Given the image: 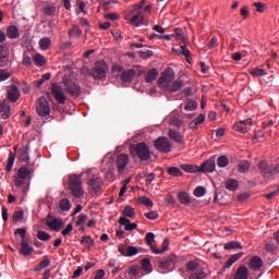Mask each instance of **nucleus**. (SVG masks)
Here are the masks:
<instances>
[{
  "instance_id": "f257e3e1",
  "label": "nucleus",
  "mask_w": 279,
  "mask_h": 279,
  "mask_svg": "<svg viewBox=\"0 0 279 279\" xmlns=\"http://www.w3.org/2000/svg\"><path fill=\"white\" fill-rule=\"evenodd\" d=\"M51 94L58 104L64 106L66 104V95H70V97H80L82 95V87L72 80L71 75L65 74L62 82L52 84Z\"/></svg>"
},
{
  "instance_id": "f03ea898",
  "label": "nucleus",
  "mask_w": 279,
  "mask_h": 279,
  "mask_svg": "<svg viewBox=\"0 0 279 279\" xmlns=\"http://www.w3.org/2000/svg\"><path fill=\"white\" fill-rule=\"evenodd\" d=\"M157 84L161 90H166L167 93H178V90L184 86V81L180 78L175 81V72L173 69L168 68L161 73Z\"/></svg>"
},
{
  "instance_id": "7ed1b4c3",
  "label": "nucleus",
  "mask_w": 279,
  "mask_h": 279,
  "mask_svg": "<svg viewBox=\"0 0 279 279\" xmlns=\"http://www.w3.org/2000/svg\"><path fill=\"white\" fill-rule=\"evenodd\" d=\"M257 167L262 173V178H264L266 182H271L274 175H278L279 173V163L269 166L267 161L262 160L258 162Z\"/></svg>"
},
{
  "instance_id": "20e7f679",
  "label": "nucleus",
  "mask_w": 279,
  "mask_h": 279,
  "mask_svg": "<svg viewBox=\"0 0 279 279\" xmlns=\"http://www.w3.org/2000/svg\"><path fill=\"white\" fill-rule=\"evenodd\" d=\"M69 189L73 197H82L84 195V189L82 187V177L77 174H71L69 178Z\"/></svg>"
},
{
  "instance_id": "39448f33",
  "label": "nucleus",
  "mask_w": 279,
  "mask_h": 279,
  "mask_svg": "<svg viewBox=\"0 0 279 279\" xmlns=\"http://www.w3.org/2000/svg\"><path fill=\"white\" fill-rule=\"evenodd\" d=\"M132 156H137L142 162H146L151 158V151L149 150V146L145 143H138L134 147L131 148Z\"/></svg>"
},
{
  "instance_id": "423d86ee",
  "label": "nucleus",
  "mask_w": 279,
  "mask_h": 279,
  "mask_svg": "<svg viewBox=\"0 0 279 279\" xmlns=\"http://www.w3.org/2000/svg\"><path fill=\"white\" fill-rule=\"evenodd\" d=\"M108 71H110L108 63H106L105 61H97L89 75H92L94 80H106Z\"/></svg>"
},
{
  "instance_id": "0eeeda50",
  "label": "nucleus",
  "mask_w": 279,
  "mask_h": 279,
  "mask_svg": "<svg viewBox=\"0 0 279 279\" xmlns=\"http://www.w3.org/2000/svg\"><path fill=\"white\" fill-rule=\"evenodd\" d=\"M36 112L39 117H49L51 114V107L45 97H39L36 102Z\"/></svg>"
},
{
  "instance_id": "6e6552de",
  "label": "nucleus",
  "mask_w": 279,
  "mask_h": 279,
  "mask_svg": "<svg viewBox=\"0 0 279 279\" xmlns=\"http://www.w3.org/2000/svg\"><path fill=\"white\" fill-rule=\"evenodd\" d=\"M155 147L158 151H161V154H169L173 148V144H171L167 137L161 136L155 141Z\"/></svg>"
},
{
  "instance_id": "1a4fd4ad",
  "label": "nucleus",
  "mask_w": 279,
  "mask_h": 279,
  "mask_svg": "<svg viewBox=\"0 0 279 279\" xmlns=\"http://www.w3.org/2000/svg\"><path fill=\"white\" fill-rule=\"evenodd\" d=\"M143 73V71L138 70V66H135L133 69H129L126 71H123L120 75L122 82L124 83H130L133 82L134 77H136V75L141 76Z\"/></svg>"
},
{
  "instance_id": "9d476101",
  "label": "nucleus",
  "mask_w": 279,
  "mask_h": 279,
  "mask_svg": "<svg viewBox=\"0 0 279 279\" xmlns=\"http://www.w3.org/2000/svg\"><path fill=\"white\" fill-rule=\"evenodd\" d=\"M45 221L46 226H48V228H50V230H53L54 232H60V230H62V226H64L62 219H58L51 215H48Z\"/></svg>"
},
{
  "instance_id": "9b49d317",
  "label": "nucleus",
  "mask_w": 279,
  "mask_h": 279,
  "mask_svg": "<svg viewBox=\"0 0 279 279\" xmlns=\"http://www.w3.org/2000/svg\"><path fill=\"white\" fill-rule=\"evenodd\" d=\"M101 182L102 181L99 175H92L87 181L90 193H99L101 191Z\"/></svg>"
},
{
  "instance_id": "f8f14e48",
  "label": "nucleus",
  "mask_w": 279,
  "mask_h": 279,
  "mask_svg": "<svg viewBox=\"0 0 279 279\" xmlns=\"http://www.w3.org/2000/svg\"><path fill=\"white\" fill-rule=\"evenodd\" d=\"M251 128H252V118L242 120L234 124L235 132H241V134H247V132H250Z\"/></svg>"
},
{
  "instance_id": "ddd939ff",
  "label": "nucleus",
  "mask_w": 279,
  "mask_h": 279,
  "mask_svg": "<svg viewBox=\"0 0 279 279\" xmlns=\"http://www.w3.org/2000/svg\"><path fill=\"white\" fill-rule=\"evenodd\" d=\"M130 165V156L128 154H120L117 157V167L119 173H125V167Z\"/></svg>"
},
{
  "instance_id": "4468645a",
  "label": "nucleus",
  "mask_w": 279,
  "mask_h": 279,
  "mask_svg": "<svg viewBox=\"0 0 279 279\" xmlns=\"http://www.w3.org/2000/svg\"><path fill=\"white\" fill-rule=\"evenodd\" d=\"M118 252H120L122 256L132 257L138 254V248L135 246H128L125 244H120L118 247Z\"/></svg>"
},
{
  "instance_id": "2eb2a0df",
  "label": "nucleus",
  "mask_w": 279,
  "mask_h": 279,
  "mask_svg": "<svg viewBox=\"0 0 279 279\" xmlns=\"http://www.w3.org/2000/svg\"><path fill=\"white\" fill-rule=\"evenodd\" d=\"M216 168H217V162H215V159L211 158L203 162L202 166L198 167V173H213V171H215Z\"/></svg>"
},
{
  "instance_id": "dca6fc26",
  "label": "nucleus",
  "mask_w": 279,
  "mask_h": 279,
  "mask_svg": "<svg viewBox=\"0 0 279 279\" xmlns=\"http://www.w3.org/2000/svg\"><path fill=\"white\" fill-rule=\"evenodd\" d=\"M20 253L22 256H32L34 254V246H31L27 240H21Z\"/></svg>"
},
{
  "instance_id": "f3484780",
  "label": "nucleus",
  "mask_w": 279,
  "mask_h": 279,
  "mask_svg": "<svg viewBox=\"0 0 279 279\" xmlns=\"http://www.w3.org/2000/svg\"><path fill=\"white\" fill-rule=\"evenodd\" d=\"M19 97H21V93L19 92V87L16 85H11L8 89V99L13 104L19 101Z\"/></svg>"
},
{
  "instance_id": "a211bd4d",
  "label": "nucleus",
  "mask_w": 279,
  "mask_h": 279,
  "mask_svg": "<svg viewBox=\"0 0 279 279\" xmlns=\"http://www.w3.org/2000/svg\"><path fill=\"white\" fill-rule=\"evenodd\" d=\"M119 223L120 226H124V230L126 232H132V230H136V228H138V225L131 222L130 219H128L126 217H120L119 219Z\"/></svg>"
},
{
  "instance_id": "6ab92c4d",
  "label": "nucleus",
  "mask_w": 279,
  "mask_h": 279,
  "mask_svg": "<svg viewBox=\"0 0 279 279\" xmlns=\"http://www.w3.org/2000/svg\"><path fill=\"white\" fill-rule=\"evenodd\" d=\"M248 267L253 271H259V269L263 267V258H260L258 256L252 257L250 259Z\"/></svg>"
},
{
  "instance_id": "aec40b11",
  "label": "nucleus",
  "mask_w": 279,
  "mask_h": 279,
  "mask_svg": "<svg viewBox=\"0 0 279 279\" xmlns=\"http://www.w3.org/2000/svg\"><path fill=\"white\" fill-rule=\"evenodd\" d=\"M19 160L21 162H26V165H29V144L20 148Z\"/></svg>"
},
{
  "instance_id": "412c9836",
  "label": "nucleus",
  "mask_w": 279,
  "mask_h": 279,
  "mask_svg": "<svg viewBox=\"0 0 279 279\" xmlns=\"http://www.w3.org/2000/svg\"><path fill=\"white\" fill-rule=\"evenodd\" d=\"M250 278V269L245 266H240L234 275L233 279H248Z\"/></svg>"
},
{
  "instance_id": "4be33fe9",
  "label": "nucleus",
  "mask_w": 279,
  "mask_h": 279,
  "mask_svg": "<svg viewBox=\"0 0 279 279\" xmlns=\"http://www.w3.org/2000/svg\"><path fill=\"white\" fill-rule=\"evenodd\" d=\"M131 14H133V17L131 19V23L135 25V27H138L141 25L142 21H144L143 11H134V9L131 11Z\"/></svg>"
},
{
  "instance_id": "5701e85b",
  "label": "nucleus",
  "mask_w": 279,
  "mask_h": 279,
  "mask_svg": "<svg viewBox=\"0 0 279 279\" xmlns=\"http://www.w3.org/2000/svg\"><path fill=\"white\" fill-rule=\"evenodd\" d=\"M15 175H17V177H20V178H22L23 180H26V181L32 180V171H29L26 166H22L17 170V173Z\"/></svg>"
},
{
  "instance_id": "b1692460",
  "label": "nucleus",
  "mask_w": 279,
  "mask_h": 279,
  "mask_svg": "<svg viewBox=\"0 0 279 279\" xmlns=\"http://www.w3.org/2000/svg\"><path fill=\"white\" fill-rule=\"evenodd\" d=\"M158 80V70L156 68H153L147 71L145 82L147 84H151V82H156Z\"/></svg>"
},
{
  "instance_id": "393cba45",
  "label": "nucleus",
  "mask_w": 279,
  "mask_h": 279,
  "mask_svg": "<svg viewBox=\"0 0 279 279\" xmlns=\"http://www.w3.org/2000/svg\"><path fill=\"white\" fill-rule=\"evenodd\" d=\"M10 117V105L8 101L0 104V119H8Z\"/></svg>"
},
{
  "instance_id": "a878e982",
  "label": "nucleus",
  "mask_w": 279,
  "mask_h": 279,
  "mask_svg": "<svg viewBox=\"0 0 279 279\" xmlns=\"http://www.w3.org/2000/svg\"><path fill=\"white\" fill-rule=\"evenodd\" d=\"M168 136L169 138H171V141H174V143H184V137L182 136V134H180V132L175 130L170 129L168 132Z\"/></svg>"
},
{
  "instance_id": "bb28decb",
  "label": "nucleus",
  "mask_w": 279,
  "mask_h": 279,
  "mask_svg": "<svg viewBox=\"0 0 279 279\" xmlns=\"http://www.w3.org/2000/svg\"><path fill=\"white\" fill-rule=\"evenodd\" d=\"M180 169L185 171V173H199V167L196 165L183 163L180 166Z\"/></svg>"
},
{
  "instance_id": "cd10ccee",
  "label": "nucleus",
  "mask_w": 279,
  "mask_h": 279,
  "mask_svg": "<svg viewBox=\"0 0 279 279\" xmlns=\"http://www.w3.org/2000/svg\"><path fill=\"white\" fill-rule=\"evenodd\" d=\"M7 36L8 38H11V40H15L16 38H19V36H21V34L19 33V27H16L15 25L9 26L7 29Z\"/></svg>"
},
{
  "instance_id": "c85d7f7f",
  "label": "nucleus",
  "mask_w": 279,
  "mask_h": 279,
  "mask_svg": "<svg viewBox=\"0 0 279 279\" xmlns=\"http://www.w3.org/2000/svg\"><path fill=\"white\" fill-rule=\"evenodd\" d=\"M171 265H175V257L174 256H169L165 259H161L159 263V267L161 269H169V267H171Z\"/></svg>"
},
{
  "instance_id": "c756f323",
  "label": "nucleus",
  "mask_w": 279,
  "mask_h": 279,
  "mask_svg": "<svg viewBox=\"0 0 279 279\" xmlns=\"http://www.w3.org/2000/svg\"><path fill=\"white\" fill-rule=\"evenodd\" d=\"M225 189H227V191H236L239 189V181H236V179L226 180Z\"/></svg>"
},
{
  "instance_id": "7c9ffc66",
  "label": "nucleus",
  "mask_w": 279,
  "mask_h": 279,
  "mask_svg": "<svg viewBox=\"0 0 279 279\" xmlns=\"http://www.w3.org/2000/svg\"><path fill=\"white\" fill-rule=\"evenodd\" d=\"M8 65V51H5V46L0 45V66Z\"/></svg>"
},
{
  "instance_id": "2f4dec72",
  "label": "nucleus",
  "mask_w": 279,
  "mask_h": 279,
  "mask_svg": "<svg viewBox=\"0 0 279 279\" xmlns=\"http://www.w3.org/2000/svg\"><path fill=\"white\" fill-rule=\"evenodd\" d=\"M172 51L173 53H177V56H184L185 58L191 56V51L186 49V41H184V44L181 45L179 49H172Z\"/></svg>"
},
{
  "instance_id": "473e14b6",
  "label": "nucleus",
  "mask_w": 279,
  "mask_h": 279,
  "mask_svg": "<svg viewBox=\"0 0 279 279\" xmlns=\"http://www.w3.org/2000/svg\"><path fill=\"white\" fill-rule=\"evenodd\" d=\"M50 47H51V38L43 37L39 40V49H41V51H48V49H50Z\"/></svg>"
},
{
  "instance_id": "72a5a7b5",
  "label": "nucleus",
  "mask_w": 279,
  "mask_h": 279,
  "mask_svg": "<svg viewBox=\"0 0 279 279\" xmlns=\"http://www.w3.org/2000/svg\"><path fill=\"white\" fill-rule=\"evenodd\" d=\"M25 219V213L21 209H17L13 213L12 223H19Z\"/></svg>"
},
{
  "instance_id": "f704fd0d",
  "label": "nucleus",
  "mask_w": 279,
  "mask_h": 279,
  "mask_svg": "<svg viewBox=\"0 0 279 279\" xmlns=\"http://www.w3.org/2000/svg\"><path fill=\"white\" fill-rule=\"evenodd\" d=\"M228 165H230V159L228 158V156L222 155L217 158V167H219L220 169H226Z\"/></svg>"
},
{
  "instance_id": "c9c22d12",
  "label": "nucleus",
  "mask_w": 279,
  "mask_h": 279,
  "mask_svg": "<svg viewBox=\"0 0 279 279\" xmlns=\"http://www.w3.org/2000/svg\"><path fill=\"white\" fill-rule=\"evenodd\" d=\"M33 62L36 64V66H45V64H47V59H45V56L36 53L33 57Z\"/></svg>"
},
{
  "instance_id": "e433bc0d",
  "label": "nucleus",
  "mask_w": 279,
  "mask_h": 279,
  "mask_svg": "<svg viewBox=\"0 0 279 279\" xmlns=\"http://www.w3.org/2000/svg\"><path fill=\"white\" fill-rule=\"evenodd\" d=\"M167 173L169 175H172V178H182V175H184L182 170H180V168H178V167H170V168H168L167 169Z\"/></svg>"
},
{
  "instance_id": "4c0bfd02",
  "label": "nucleus",
  "mask_w": 279,
  "mask_h": 279,
  "mask_svg": "<svg viewBox=\"0 0 279 279\" xmlns=\"http://www.w3.org/2000/svg\"><path fill=\"white\" fill-rule=\"evenodd\" d=\"M250 167H252V163L247 160L241 161L238 165V171L239 173H247L250 171Z\"/></svg>"
},
{
  "instance_id": "58836bf2",
  "label": "nucleus",
  "mask_w": 279,
  "mask_h": 279,
  "mask_svg": "<svg viewBox=\"0 0 279 279\" xmlns=\"http://www.w3.org/2000/svg\"><path fill=\"white\" fill-rule=\"evenodd\" d=\"M204 121H206V116L201 113L196 119H194L190 123V130H195L197 125L202 124Z\"/></svg>"
},
{
  "instance_id": "ea45409f",
  "label": "nucleus",
  "mask_w": 279,
  "mask_h": 279,
  "mask_svg": "<svg viewBox=\"0 0 279 279\" xmlns=\"http://www.w3.org/2000/svg\"><path fill=\"white\" fill-rule=\"evenodd\" d=\"M169 250V240H165L162 242V247L161 248H156V246H151V252L154 254H165Z\"/></svg>"
},
{
  "instance_id": "a19ab883",
  "label": "nucleus",
  "mask_w": 279,
  "mask_h": 279,
  "mask_svg": "<svg viewBox=\"0 0 279 279\" xmlns=\"http://www.w3.org/2000/svg\"><path fill=\"white\" fill-rule=\"evenodd\" d=\"M178 197L181 204H184L185 206H189V204H191V196L189 195V193L181 192L179 193Z\"/></svg>"
},
{
  "instance_id": "79ce46f5",
  "label": "nucleus",
  "mask_w": 279,
  "mask_h": 279,
  "mask_svg": "<svg viewBox=\"0 0 279 279\" xmlns=\"http://www.w3.org/2000/svg\"><path fill=\"white\" fill-rule=\"evenodd\" d=\"M122 215H124V217L128 219V217L130 219H134V217H136V213L134 211V208H132V206L128 205L124 207Z\"/></svg>"
},
{
  "instance_id": "37998d69",
  "label": "nucleus",
  "mask_w": 279,
  "mask_h": 279,
  "mask_svg": "<svg viewBox=\"0 0 279 279\" xmlns=\"http://www.w3.org/2000/svg\"><path fill=\"white\" fill-rule=\"evenodd\" d=\"M51 265V260H49L48 256L44 257V260L39 263V265L35 268V271H43V269H47Z\"/></svg>"
},
{
  "instance_id": "c03bdc74",
  "label": "nucleus",
  "mask_w": 279,
  "mask_h": 279,
  "mask_svg": "<svg viewBox=\"0 0 279 279\" xmlns=\"http://www.w3.org/2000/svg\"><path fill=\"white\" fill-rule=\"evenodd\" d=\"M59 208L62 211H69L71 210V201H69V198H63L59 202Z\"/></svg>"
},
{
  "instance_id": "a18cd8bd",
  "label": "nucleus",
  "mask_w": 279,
  "mask_h": 279,
  "mask_svg": "<svg viewBox=\"0 0 279 279\" xmlns=\"http://www.w3.org/2000/svg\"><path fill=\"white\" fill-rule=\"evenodd\" d=\"M197 101L195 100H187L184 104V110H186L187 112H193V110H197Z\"/></svg>"
},
{
  "instance_id": "49530a36",
  "label": "nucleus",
  "mask_w": 279,
  "mask_h": 279,
  "mask_svg": "<svg viewBox=\"0 0 279 279\" xmlns=\"http://www.w3.org/2000/svg\"><path fill=\"white\" fill-rule=\"evenodd\" d=\"M225 250H243V245L236 241H232L229 243H226L223 246Z\"/></svg>"
},
{
  "instance_id": "de8ad7c7",
  "label": "nucleus",
  "mask_w": 279,
  "mask_h": 279,
  "mask_svg": "<svg viewBox=\"0 0 279 279\" xmlns=\"http://www.w3.org/2000/svg\"><path fill=\"white\" fill-rule=\"evenodd\" d=\"M81 245H85V247H93L95 245V241L90 239V235H83Z\"/></svg>"
},
{
  "instance_id": "09e8293b",
  "label": "nucleus",
  "mask_w": 279,
  "mask_h": 279,
  "mask_svg": "<svg viewBox=\"0 0 279 279\" xmlns=\"http://www.w3.org/2000/svg\"><path fill=\"white\" fill-rule=\"evenodd\" d=\"M14 160H16V154L10 153L9 158H8V163H7V171L10 173L12 171V167H14Z\"/></svg>"
},
{
  "instance_id": "8fccbe9b",
  "label": "nucleus",
  "mask_w": 279,
  "mask_h": 279,
  "mask_svg": "<svg viewBox=\"0 0 279 279\" xmlns=\"http://www.w3.org/2000/svg\"><path fill=\"white\" fill-rule=\"evenodd\" d=\"M251 75H253V77H265V75H267V71L260 68H255L251 71Z\"/></svg>"
},
{
  "instance_id": "3c124183",
  "label": "nucleus",
  "mask_w": 279,
  "mask_h": 279,
  "mask_svg": "<svg viewBox=\"0 0 279 279\" xmlns=\"http://www.w3.org/2000/svg\"><path fill=\"white\" fill-rule=\"evenodd\" d=\"M43 12L46 16H53L56 14V5L48 4L43 9Z\"/></svg>"
},
{
  "instance_id": "603ef678",
  "label": "nucleus",
  "mask_w": 279,
  "mask_h": 279,
  "mask_svg": "<svg viewBox=\"0 0 279 279\" xmlns=\"http://www.w3.org/2000/svg\"><path fill=\"white\" fill-rule=\"evenodd\" d=\"M141 263L144 271H147V274H151V260H149V258H144L141 260Z\"/></svg>"
},
{
  "instance_id": "864d4df0",
  "label": "nucleus",
  "mask_w": 279,
  "mask_h": 279,
  "mask_svg": "<svg viewBox=\"0 0 279 279\" xmlns=\"http://www.w3.org/2000/svg\"><path fill=\"white\" fill-rule=\"evenodd\" d=\"M138 202L140 204H143V206H147V208H154V202L147 196L140 197Z\"/></svg>"
},
{
  "instance_id": "5fc2aeb1",
  "label": "nucleus",
  "mask_w": 279,
  "mask_h": 279,
  "mask_svg": "<svg viewBox=\"0 0 279 279\" xmlns=\"http://www.w3.org/2000/svg\"><path fill=\"white\" fill-rule=\"evenodd\" d=\"M265 250L266 252H276V250H278V245L276 242H274V240L270 239L268 242H266Z\"/></svg>"
},
{
  "instance_id": "6e6d98bb",
  "label": "nucleus",
  "mask_w": 279,
  "mask_h": 279,
  "mask_svg": "<svg viewBox=\"0 0 279 279\" xmlns=\"http://www.w3.org/2000/svg\"><path fill=\"white\" fill-rule=\"evenodd\" d=\"M155 240H156V234H154L151 232H148L145 236V241H146L147 245L150 246V250H151V247H154Z\"/></svg>"
},
{
  "instance_id": "4d7b16f0",
  "label": "nucleus",
  "mask_w": 279,
  "mask_h": 279,
  "mask_svg": "<svg viewBox=\"0 0 279 279\" xmlns=\"http://www.w3.org/2000/svg\"><path fill=\"white\" fill-rule=\"evenodd\" d=\"M111 73L114 77H119V75H121V73H123V66L119 65V64H114L111 68Z\"/></svg>"
},
{
  "instance_id": "13d9d810",
  "label": "nucleus",
  "mask_w": 279,
  "mask_h": 279,
  "mask_svg": "<svg viewBox=\"0 0 279 279\" xmlns=\"http://www.w3.org/2000/svg\"><path fill=\"white\" fill-rule=\"evenodd\" d=\"M37 239H39V241H49V239H51V234L46 231H38Z\"/></svg>"
},
{
  "instance_id": "bf43d9fd",
  "label": "nucleus",
  "mask_w": 279,
  "mask_h": 279,
  "mask_svg": "<svg viewBox=\"0 0 279 279\" xmlns=\"http://www.w3.org/2000/svg\"><path fill=\"white\" fill-rule=\"evenodd\" d=\"M194 195L195 197H204V195H206V187L204 186H197L194 190Z\"/></svg>"
},
{
  "instance_id": "052dcab7",
  "label": "nucleus",
  "mask_w": 279,
  "mask_h": 279,
  "mask_svg": "<svg viewBox=\"0 0 279 279\" xmlns=\"http://www.w3.org/2000/svg\"><path fill=\"white\" fill-rule=\"evenodd\" d=\"M27 179H22V177H19L17 174H15V179H14V184L17 187L23 186L24 184H27Z\"/></svg>"
},
{
  "instance_id": "680f3d73",
  "label": "nucleus",
  "mask_w": 279,
  "mask_h": 279,
  "mask_svg": "<svg viewBox=\"0 0 279 279\" xmlns=\"http://www.w3.org/2000/svg\"><path fill=\"white\" fill-rule=\"evenodd\" d=\"M12 73L8 70H0V82H5V80H10Z\"/></svg>"
},
{
  "instance_id": "e2e57ef3",
  "label": "nucleus",
  "mask_w": 279,
  "mask_h": 279,
  "mask_svg": "<svg viewBox=\"0 0 279 279\" xmlns=\"http://www.w3.org/2000/svg\"><path fill=\"white\" fill-rule=\"evenodd\" d=\"M186 269L187 271H195V269H197V267H199V263L195 262V260H191L186 264Z\"/></svg>"
},
{
  "instance_id": "0e129e2a",
  "label": "nucleus",
  "mask_w": 279,
  "mask_h": 279,
  "mask_svg": "<svg viewBox=\"0 0 279 279\" xmlns=\"http://www.w3.org/2000/svg\"><path fill=\"white\" fill-rule=\"evenodd\" d=\"M22 64L25 66H32V57L29 56V52H24Z\"/></svg>"
},
{
  "instance_id": "69168bd1",
  "label": "nucleus",
  "mask_w": 279,
  "mask_h": 279,
  "mask_svg": "<svg viewBox=\"0 0 279 279\" xmlns=\"http://www.w3.org/2000/svg\"><path fill=\"white\" fill-rule=\"evenodd\" d=\"M138 274H141V267H138L137 265H133L129 268L130 276H138Z\"/></svg>"
},
{
  "instance_id": "338daca9",
  "label": "nucleus",
  "mask_w": 279,
  "mask_h": 279,
  "mask_svg": "<svg viewBox=\"0 0 279 279\" xmlns=\"http://www.w3.org/2000/svg\"><path fill=\"white\" fill-rule=\"evenodd\" d=\"M82 35V28L80 26L74 25L73 28L69 32V36H81Z\"/></svg>"
},
{
  "instance_id": "774afa93",
  "label": "nucleus",
  "mask_w": 279,
  "mask_h": 279,
  "mask_svg": "<svg viewBox=\"0 0 279 279\" xmlns=\"http://www.w3.org/2000/svg\"><path fill=\"white\" fill-rule=\"evenodd\" d=\"M206 278V274L204 271H197L190 276V279H204Z\"/></svg>"
}]
</instances>
